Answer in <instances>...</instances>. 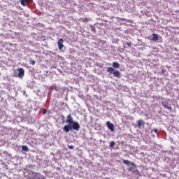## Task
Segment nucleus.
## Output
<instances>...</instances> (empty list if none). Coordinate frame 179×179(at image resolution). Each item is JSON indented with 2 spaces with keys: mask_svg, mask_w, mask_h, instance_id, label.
Instances as JSON below:
<instances>
[{
  "mask_svg": "<svg viewBox=\"0 0 179 179\" xmlns=\"http://www.w3.org/2000/svg\"><path fill=\"white\" fill-rule=\"evenodd\" d=\"M143 125H145V122L142 120H138V128H141V127H143Z\"/></svg>",
  "mask_w": 179,
  "mask_h": 179,
  "instance_id": "obj_10",
  "label": "nucleus"
},
{
  "mask_svg": "<svg viewBox=\"0 0 179 179\" xmlns=\"http://www.w3.org/2000/svg\"><path fill=\"white\" fill-rule=\"evenodd\" d=\"M17 71H18V78H20V79H22V78L24 76V69L20 68V69H17Z\"/></svg>",
  "mask_w": 179,
  "mask_h": 179,
  "instance_id": "obj_6",
  "label": "nucleus"
},
{
  "mask_svg": "<svg viewBox=\"0 0 179 179\" xmlns=\"http://www.w3.org/2000/svg\"><path fill=\"white\" fill-rule=\"evenodd\" d=\"M22 150H23L24 152H29V147H27V145H22Z\"/></svg>",
  "mask_w": 179,
  "mask_h": 179,
  "instance_id": "obj_13",
  "label": "nucleus"
},
{
  "mask_svg": "<svg viewBox=\"0 0 179 179\" xmlns=\"http://www.w3.org/2000/svg\"><path fill=\"white\" fill-rule=\"evenodd\" d=\"M162 104L163 107H164L165 108H167L168 110H169V111H171V110H173V108H171V106H169L168 101H163L162 102Z\"/></svg>",
  "mask_w": 179,
  "mask_h": 179,
  "instance_id": "obj_5",
  "label": "nucleus"
},
{
  "mask_svg": "<svg viewBox=\"0 0 179 179\" xmlns=\"http://www.w3.org/2000/svg\"><path fill=\"white\" fill-rule=\"evenodd\" d=\"M114 78H118L120 76V72L118 71H115L113 72Z\"/></svg>",
  "mask_w": 179,
  "mask_h": 179,
  "instance_id": "obj_12",
  "label": "nucleus"
},
{
  "mask_svg": "<svg viewBox=\"0 0 179 179\" xmlns=\"http://www.w3.org/2000/svg\"><path fill=\"white\" fill-rule=\"evenodd\" d=\"M58 48L61 51L64 48V39L60 38L57 41Z\"/></svg>",
  "mask_w": 179,
  "mask_h": 179,
  "instance_id": "obj_4",
  "label": "nucleus"
},
{
  "mask_svg": "<svg viewBox=\"0 0 179 179\" xmlns=\"http://www.w3.org/2000/svg\"><path fill=\"white\" fill-rule=\"evenodd\" d=\"M122 163L126 164V166H129V169H135V164H134V162H131L127 159H123Z\"/></svg>",
  "mask_w": 179,
  "mask_h": 179,
  "instance_id": "obj_3",
  "label": "nucleus"
},
{
  "mask_svg": "<svg viewBox=\"0 0 179 179\" xmlns=\"http://www.w3.org/2000/svg\"><path fill=\"white\" fill-rule=\"evenodd\" d=\"M107 72H109V73H113V72H114V69L113 67H109Z\"/></svg>",
  "mask_w": 179,
  "mask_h": 179,
  "instance_id": "obj_15",
  "label": "nucleus"
},
{
  "mask_svg": "<svg viewBox=\"0 0 179 179\" xmlns=\"http://www.w3.org/2000/svg\"><path fill=\"white\" fill-rule=\"evenodd\" d=\"M31 65H35L36 61L32 60V61L31 62Z\"/></svg>",
  "mask_w": 179,
  "mask_h": 179,
  "instance_id": "obj_17",
  "label": "nucleus"
},
{
  "mask_svg": "<svg viewBox=\"0 0 179 179\" xmlns=\"http://www.w3.org/2000/svg\"><path fill=\"white\" fill-rule=\"evenodd\" d=\"M157 129H155V130H154V131L155 132V134H157Z\"/></svg>",
  "mask_w": 179,
  "mask_h": 179,
  "instance_id": "obj_19",
  "label": "nucleus"
},
{
  "mask_svg": "<svg viewBox=\"0 0 179 179\" xmlns=\"http://www.w3.org/2000/svg\"><path fill=\"white\" fill-rule=\"evenodd\" d=\"M113 66L115 69L120 68V63L115 62L113 63Z\"/></svg>",
  "mask_w": 179,
  "mask_h": 179,
  "instance_id": "obj_11",
  "label": "nucleus"
},
{
  "mask_svg": "<svg viewBox=\"0 0 179 179\" xmlns=\"http://www.w3.org/2000/svg\"><path fill=\"white\" fill-rule=\"evenodd\" d=\"M109 148H114V146H115V141H110L109 143Z\"/></svg>",
  "mask_w": 179,
  "mask_h": 179,
  "instance_id": "obj_14",
  "label": "nucleus"
},
{
  "mask_svg": "<svg viewBox=\"0 0 179 179\" xmlns=\"http://www.w3.org/2000/svg\"><path fill=\"white\" fill-rule=\"evenodd\" d=\"M32 179H45V177L40 173L35 172L32 173Z\"/></svg>",
  "mask_w": 179,
  "mask_h": 179,
  "instance_id": "obj_2",
  "label": "nucleus"
},
{
  "mask_svg": "<svg viewBox=\"0 0 179 179\" xmlns=\"http://www.w3.org/2000/svg\"><path fill=\"white\" fill-rule=\"evenodd\" d=\"M69 149H73V145H68Z\"/></svg>",
  "mask_w": 179,
  "mask_h": 179,
  "instance_id": "obj_18",
  "label": "nucleus"
},
{
  "mask_svg": "<svg viewBox=\"0 0 179 179\" xmlns=\"http://www.w3.org/2000/svg\"><path fill=\"white\" fill-rule=\"evenodd\" d=\"M66 122L69 124H66L64 127L63 131H65L66 134L73 129L74 131H79L80 129V124H79V122L73 121V117H72L71 114L66 117Z\"/></svg>",
  "mask_w": 179,
  "mask_h": 179,
  "instance_id": "obj_1",
  "label": "nucleus"
},
{
  "mask_svg": "<svg viewBox=\"0 0 179 179\" xmlns=\"http://www.w3.org/2000/svg\"><path fill=\"white\" fill-rule=\"evenodd\" d=\"M106 125H107L108 129H110V131H111V132H114V124H113V123H111V122L108 121L106 122Z\"/></svg>",
  "mask_w": 179,
  "mask_h": 179,
  "instance_id": "obj_7",
  "label": "nucleus"
},
{
  "mask_svg": "<svg viewBox=\"0 0 179 179\" xmlns=\"http://www.w3.org/2000/svg\"><path fill=\"white\" fill-rule=\"evenodd\" d=\"M30 0H21L20 3L22 6H27Z\"/></svg>",
  "mask_w": 179,
  "mask_h": 179,
  "instance_id": "obj_9",
  "label": "nucleus"
},
{
  "mask_svg": "<svg viewBox=\"0 0 179 179\" xmlns=\"http://www.w3.org/2000/svg\"><path fill=\"white\" fill-rule=\"evenodd\" d=\"M152 38H151V40L152 41H157V40H159V35L156 34H152Z\"/></svg>",
  "mask_w": 179,
  "mask_h": 179,
  "instance_id": "obj_8",
  "label": "nucleus"
},
{
  "mask_svg": "<svg viewBox=\"0 0 179 179\" xmlns=\"http://www.w3.org/2000/svg\"><path fill=\"white\" fill-rule=\"evenodd\" d=\"M83 22L84 23H87V22H89V18H87V17L83 18Z\"/></svg>",
  "mask_w": 179,
  "mask_h": 179,
  "instance_id": "obj_16",
  "label": "nucleus"
},
{
  "mask_svg": "<svg viewBox=\"0 0 179 179\" xmlns=\"http://www.w3.org/2000/svg\"><path fill=\"white\" fill-rule=\"evenodd\" d=\"M129 47H131V44H128Z\"/></svg>",
  "mask_w": 179,
  "mask_h": 179,
  "instance_id": "obj_20",
  "label": "nucleus"
}]
</instances>
